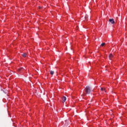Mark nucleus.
Returning a JSON list of instances; mask_svg holds the SVG:
<instances>
[{"instance_id": "1", "label": "nucleus", "mask_w": 127, "mask_h": 127, "mask_svg": "<svg viewBox=\"0 0 127 127\" xmlns=\"http://www.w3.org/2000/svg\"><path fill=\"white\" fill-rule=\"evenodd\" d=\"M85 91L86 94L89 95V94L91 93V89L90 88V86H86L85 89Z\"/></svg>"}, {"instance_id": "2", "label": "nucleus", "mask_w": 127, "mask_h": 127, "mask_svg": "<svg viewBox=\"0 0 127 127\" xmlns=\"http://www.w3.org/2000/svg\"><path fill=\"white\" fill-rule=\"evenodd\" d=\"M109 22L112 23V24H114L115 23V20L114 19H109Z\"/></svg>"}, {"instance_id": "3", "label": "nucleus", "mask_w": 127, "mask_h": 127, "mask_svg": "<svg viewBox=\"0 0 127 127\" xmlns=\"http://www.w3.org/2000/svg\"><path fill=\"white\" fill-rule=\"evenodd\" d=\"M114 58V55H113V54H110L109 55V59L110 60H112V59H113Z\"/></svg>"}, {"instance_id": "4", "label": "nucleus", "mask_w": 127, "mask_h": 127, "mask_svg": "<svg viewBox=\"0 0 127 127\" xmlns=\"http://www.w3.org/2000/svg\"><path fill=\"white\" fill-rule=\"evenodd\" d=\"M66 97L64 96L63 98V103H65V102H66Z\"/></svg>"}, {"instance_id": "5", "label": "nucleus", "mask_w": 127, "mask_h": 127, "mask_svg": "<svg viewBox=\"0 0 127 127\" xmlns=\"http://www.w3.org/2000/svg\"><path fill=\"white\" fill-rule=\"evenodd\" d=\"M101 92H105L106 93V88H101Z\"/></svg>"}, {"instance_id": "6", "label": "nucleus", "mask_w": 127, "mask_h": 127, "mask_svg": "<svg viewBox=\"0 0 127 127\" xmlns=\"http://www.w3.org/2000/svg\"><path fill=\"white\" fill-rule=\"evenodd\" d=\"M22 56H23V57H26V56H27V54L24 53L22 55Z\"/></svg>"}, {"instance_id": "7", "label": "nucleus", "mask_w": 127, "mask_h": 127, "mask_svg": "<svg viewBox=\"0 0 127 127\" xmlns=\"http://www.w3.org/2000/svg\"><path fill=\"white\" fill-rule=\"evenodd\" d=\"M50 74L51 75H53L54 74V71L51 70Z\"/></svg>"}, {"instance_id": "8", "label": "nucleus", "mask_w": 127, "mask_h": 127, "mask_svg": "<svg viewBox=\"0 0 127 127\" xmlns=\"http://www.w3.org/2000/svg\"><path fill=\"white\" fill-rule=\"evenodd\" d=\"M23 70V67H21L18 69V71H22Z\"/></svg>"}, {"instance_id": "9", "label": "nucleus", "mask_w": 127, "mask_h": 127, "mask_svg": "<svg viewBox=\"0 0 127 127\" xmlns=\"http://www.w3.org/2000/svg\"><path fill=\"white\" fill-rule=\"evenodd\" d=\"M106 45V43H102L101 44V46H105Z\"/></svg>"}, {"instance_id": "10", "label": "nucleus", "mask_w": 127, "mask_h": 127, "mask_svg": "<svg viewBox=\"0 0 127 127\" xmlns=\"http://www.w3.org/2000/svg\"><path fill=\"white\" fill-rule=\"evenodd\" d=\"M83 96H86V94H83Z\"/></svg>"}]
</instances>
